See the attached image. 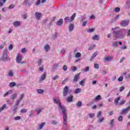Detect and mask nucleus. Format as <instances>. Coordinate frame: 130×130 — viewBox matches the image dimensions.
Segmentation results:
<instances>
[{
    "mask_svg": "<svg viewBox=\"0 0 130 130\" xmlns=\"http://www.w3.org/2000/svg\"><path fill=\"white\" fill-rule=\"evenodd\" d=\"M114 123H115L114 119H112L110 120L109 124L111 126V127H113V125H114Z\"/></svg>",
    "mask_w": 130,
    "mask_h": 130,
    "instance_id": "nucleus-16",
    "label": "nucleus"
},
{
    "mask_svg": "<svg viewBox=\"0 0 130 130\" xmlns=\"http://www.w3.org/2000/svg\"><path fill=\"white\" fill-rule=\"evenodd\" d=\"M124 90V87L123 86H121L119 89V92H122Z\"/></svg>",
    "mask_w": 130,
    "mask_h": 130,
    "instance_id": "nucleus-64",
    "label": "nucleus"
},
{
    "mask_svg": "<svg viewBox=\"0 0 130 130\" xmlns=\"http://www.w3.org/2000/svg\"><path fill=\"white\" fill-rule=\"evenodd\" d=\"M62 69H63V71H64L65 72H66V71H68V66H67V65H64V66L63 67Z\"/></svg>",
    "mask_w": 130,
    "mask_h": 130,
    "instance_id": "nucleus-51",
    "label": "nucleus"
},
{
    "mask_svg": "<svg viewBox=\"0 0 130 130\" xmlns=\"http://www.w3.org/2000/svg\"><path fill=\"white\" fill-rule=\"evenodd\" d=\"M88 115H89L90 118H93V117H94V115H95V114H94V113H89V114H88Z\"/></svg>",
    "mask_w": 130,
    "mask_h": 130,
    "instance_id": "nucleus-49",
    "label": "nucleus"
},
{
    "mask_svg": "<svg viewBox=\"0 0 130 130\" xmlns=\"http://www.w3.org/2000/svg\"><path fill=\"white\" fill-rule=\"evenodd\" d=\"M126 32H125V33H127V37H129L130 36V29L128 30L127 29H126Z\"/></svg>",
    "mask_w": 130,
    "mask_h": 130,
    "instance_id": "nucleus-55",
    "label": "nucleus"
},
{
    "mask_svg": "<svg viewBox=\"0 0 130 130\" xmlns=\"http://www.w3.org/2000/svg\"><path fill=\"white\" fill-rule=\"evenodd\" d=\"M94 31H95V28H92L88 29L87 31L88 33H92V32H94Z\"/></svg>",
    "mask_w": 130,
    "mask_h": 130,
    "instance_id": "nucleus-28",
    "label": "nucleus"
},
{
    "mask_svg": "<svg viewBox=\"0 0 130 130\" xmlns=\"http://www.w3.org/2000/svg\"><path fill=\"white\" fill-rule=\"evenodd\" d=\"M53 39H55L57 38V32H55L54 35L52 36Z\"/></svg>",
    "mask_w": 130,
    "mask_h": 130,
    "instance_id": "nucleus-58",
    "label": "nucleus"
},
{
    "mask_svg": "<svg viewBox=\"0 0 130 130\" xmlns=\"http://www.w3.org/2000/svg\"><path fill=\"white\" fill-rule=\"evenodd\" d=\"M95 47H96V44H91L88 48V50H93Z\"/></svg>",
    "mask_w": 130,
    "mask_h": 130,
    "instance_id": "nucleus-8",
    "label": "nucleus"
},
{
    "mask_svg": "<svg viewBox=\"0 0 130 130\" xmlns=\"http://www.w3.org/2000/svg\"><path fill=\"white\" fill-rule=\"evenodd\" d=\"M128 25V20H122L121 22V26L122 27H125L126 26H127Z\"/></svg>",
    "mask_w": 130,
    "mask_h": 130,
    "instance_id": "nucleus-6",
    "label": "nucleus"
},
{
    "mask_svg": "<svg viewBox=\"0 0 130 130\" xmlns=\"http://www.w3.org/2000/svg\"><path fill=\"white\" fill-rule=\"evenodd\" d=\"M79 76H80V73L76 74L73 79L74 82H77V81H79Z\"/></svg>",
    "mask_w": 130,
    "mask_h": 130,
    "instance_id": "nucleus-15",
    "label": "nucleus"
},
{
    "mask_svg": "<svg viewBox=\"0 0 130 130\" xmlns=\"http://www.w3.org/2000/svg\"><path fill=\"white\" fill-rule=\"evenodd\" d=\"M12 93H13V90H9L8 91L6 92L4 94V97H8V96H9V95H10V94H12Z\"/></svg>",
    "mask_w": 130,
    "mask_h": 130,
    "instance_id": "nucleus-10",
    "label": "nucleus"
},
{
    "mask_svg": "<svg viewBox=\"0 0 130 130\" xmlns=\"http://www.w3.org/2000/svg\"><path fill=\"white\" fill-rule=\"evenodd\" d=\"M75 18H76V13H74L71 17L70 21L73 22L74 20H75Z\"/></svg>",
    "mask_w": 130,
    "mask_h": 130,
    "instance_id": "nucleus-22",
    "label": "nucleus"
},
{
    "mask_svg": "<svg viewBox=\"0 0 130 130\" xmlns=\"http://www.w3.org/2000/svg\"><path fill=\"white\" fill-rule=\"evenodd\" d=\"M72 90L69 88V86H66L63 89V95L64 97L68 96V94H71Z\"/></svg>",
    "mask_w": 130,
    "mask_h": 130,
    "instance_id": "nucleus-4",
    "label": "nucleus"
},
{
    "mask_svg": "<svg viewBox=\"0 0 130 130\" xmlns=\"http://www.w3.org/2000/svg\"><path fill=\"white\" fill-rule=\"evenodd\" d=\"M51 123L53 125L57 124L58 123V122L55 121V120H52L51 121Z\"/></svg>",
    "mask_w": 130,
    "mask_h": 130,
    "instance_id": "nucleus-47",
    "label": "nucleus"
},
{
    "mask_svg": "<svg viewBox=\"0 0 130 130\" xmlns=\"http://www.w3.org/2000/svg\"><path fill=\"white\" fill-rule=\"evenodd\" d=\"M58 78H59V76H57V75H56L54 77H53L52 78V79L53 80V81H55V80H57V79H58Z\"/></svg>",
    "mask_w": 130,
    "mask_h": 130,
    "instance_id": "nucleus-41",
    "label": "nucleus"
},
{
    "mask_svg": "<svg viewBox=\"0 0 130 130\" xmlns=\"http://www.w3.org/2000/svg\"><path fill=\"white\" fill-rule=\"evenodd\" d=\"M128 110H130V106H128L125 109L122 110V113H127Z\"/></svg>",
    "mask_w": 130,
    "mask_h": 130,
    "instance_id": "nucleus-11",
    "label": "nucleus"
},
{
    "mask_svg": "<svg viewBox=\"0 0 130 130\" xmlns=\"http://www.w3.org/2000/svg\"><path fill=\"white\" fill-rule=\"evenodd\" d=\"M21 52L22 53H26L27 52V49H26L25 48H23L22 49Z\"/></svg>",
    "mask_w": 130,
    "mask_h": 130,
    "instance_id": "nucleus-44",
    "label": "nucleus"
},
{
    "mask_svg": "<svg viewBox=\"0 0 130 130\" xmlns=\"http://www.w3.org/2000/svg\"><path fill=\"white\" fill-rule=\"evenodd\" d=\"M53 102L54 103H55V104H58V107L59 106V104H61L60 103V101L58 99L56 98L53 99Z\"/></svg>",
    "mask_w": 130,
    "mask_h": 130,
    "instance_id": "nucleus-12",
    "label": "nucleus"
},
{
    "mask_svg": "<svg viewBox=\"0 0 130 130\" xmlns=\"http://www.w3.org/2000/svg\"><path fill=\"white\" fill-rule=\"evenodd\" d=\"M124 32H126V29H122L118 31H113V36L116 39H123L125 38V35L123 34Z\"/></svg>",
    "mask_w": 130,
    "mask_h": 130,
    "instance_id": "nucleus-1",
    "label": "nucleus"
},
{
    "mask_svg": "<svg viewBox=\"0 0 130 130\" xmlns=\"http://www.w3.org/2000/svg\"><path fill=\"white\" fill-rule=\"evenodd\" d=\"M37 92H38L39 94H43V92H44V90L41 89H39L37 90Z\"/></svg>",
    "mask_w": 130,
    "mask_h": 130,
    "instance_id": "nucleus-30",
    "label": "nucleus"
},
{
    "mask_svg": "<svg viewBox=\"0 0 130 130\" xmlns=\"http://www.w3.org/2000/svg\"><path fill=\"white\" fill-rule=\"evenodd\" d=\"M75 57H76V58H79L81 57V53L77 52L75 55Z\"/></svg>",
    "mask_w": 130,
    "mask_h": 130,
    "instance_id": "nucleus-38",
    "label": "nucleus"
},
{
    "mask_svg": "<svg viewBox=\"0 0 130 130\" xmlns=\"http://www.w3.org/2000/svg\"><path fill=\"white\" fill-rule=\"evenodd\" d=\"M34 3V0H32L30 2H29L28 3V7H31V6H32L33 5V3Z\"/></svg>",
    "mask_w": 130,
    "mask_h": 130,
    "instance_id": "nucleus-43",
    "label": "nucleus"
},
{
    "mask_svg": "<svg viewBox=\"0 0 130 130\" xmlns=\"http://www.w3.org/2000/svg\"><path fill=\"white\" fill-rule=\"evenodd\" d=\"M46 78V73H44L41 77L40 81H44Z\"/></svg>",
    "mask_w": 130,
    "mask_h": 130,
    "instance_id": "nucleus-17",
    "label": "nucleus"
},
{
    "mask_svg": "<svg viewBox=\"0 0 130 130\" xmlns=\"http://www.w3.org/2000/svg\"><path fill=\"white\" fill-rule=\"evenodd\" d=\"M98 54V52H94V53L92 55L90 60L91 61L93 60V59H94V58H95V57L97 56Z\"/></svg>",
    "mask_w": 130,
    "mask_h": 130,
    "instance_id": "nucleus-19",
    "label": "nucleus"
},
{
    "mask_svg": "<svg viewBox=\"0 0 130 130\" xmlns=\"http://www.w3.org/2000/svg\"><path fill=\"white\" fill-rule=\"evenodd\" d=\"M21 101H22V99L17 100V102L14 104L12 109V111L13 112H14V113H16V112H17V111L18 110V106H19V105L20 104V102H21Z\"/></svg>",
    "mask_w": 130,
    "mask_h": 130,
    "instance_id": "nucleus-3",
    "label": "nucleus"
},
{
    "mask_svg": "<svg viewBox=\"0 0 130 130\" xmlns=\"http://www.w3.org/2000/svg\"><path fill=\"white\" fill-rule=\"evenodd\" d=\"M101 98H95L94 100L93 101L92 103H95V102H97V101H99L101 100Z\"/></svg>",
    "mask_w": 130,
    "mask_h": 130,
    "instance_id": "nucleus-57",
    "label": "nucleus"
},
{
    "mask_svg": "<svg viewBox=\"0 0 130 130\" xmlns=\"http://www.w3.org/2000/svg\"><path fill=\"white\" fill-rule=\"evenodd\" d=\"M122 80H123V77L120 76L118 78V82H122Z\"/></svg>",
    "mask_w": 130,
    "mask_h": 130,
    "instance_id": "nucleus-48",
    "label": "nucleus"
},
{
    "mask_svg": "<svg viewBox=\"0 0 130 130\" xmlns=\"http://www.w3.org/2000/svg\"><path fill=\"white\" fill-rule=\"evenodd\" d=\"M44 48L45 50L47 52L50 50V46L48 44H46L44 46Z\"/></svg>",
    "mask_w": 130,
    "mask_h": 130,
    "instance_id": "nucleus-13",
    "label": "nucleus"
},
{
    "mask_svg": "<svg viewBox=\"0 0 130 130\" xmlns=\"http://www.w3.org/2000/svg\"><path fill=\"white\" fill-rule=\"evenodd\" d=\"M64 22L66 23V24H68V23H69V22H72L71 21V18L69 17H66L64 18Z\"/></svg>",
    "mask_w": 130,
    "mask_h": 130,
    "instance_id": "nucleus-18",
    "label": "nucleus"
},
{
    "mask_svg": "<svg viewBox=\"0 0 130 130\" xmlns=\"http://www.w3.org/2000/svg\"><path fill=\"white\" fill-rule=\"evenodd\" d=\"M94 67L95 68L96 70L99 69V64L98 63H94Z\"/></svg>",
    "mask_w": 130,
    "mask_h": 130,
    "instance_id": "nucleus-46",
    "label": "nucleus"
},
{
    "mask_svg": "<svg viewBox=\"0 0 130 130\" xmlns=\"http://www.w3.org/2000/svg\"><path fill=\"white\" fill-rule=\"evenodd\" d=\"M45 124V123L43 122L40 125H39V127H40V129H42V127H43V126Z\"/></svg>",
    "mask_w": 130,
    "mask_h": 130,
    "instance_id": "nucleus-50",
    "label": "nucleus"
},
{
    "mask_svg": "<svg viewBox=\"0 0 130 130\" xmlns=\"http://www.w3.org/2000/svg\"><path fill=\"white\" fill-rule=\"evenodd\" d=\"M111 57H107L105 58V62H107V61H109V60H111Z\"/></svg>",
    "mask_w": 130,
    "mask_h": 130,
    "instance_id": "nucleus-31",
    "label": "nucleus"
},
{
    "mask_svg": "<svg viewBox=\"0 0 130 130\" xmlns=\"http://www.w3.org/2000/svg\"><path fill=\"white\" fill-rule=\"evenodd\" d=\"M8 76L9 77H14V73L13 72V71H9Z\"/></svg>",
    "mask_w": 130,
    "mask_h": 130,
    "instance_id": "nucleus-27",
    "label": "nucleus"
},
{
    "mask_svg": "<svg viewBox=\"0 0 130 130\" xmlns=\"http://www.w3.org/2000/svg\"><path fill=\"white\" fill-rule=\"evenodd\" d=\"M7 50L5 51L4 53H3V56H4L5 57H7L8 56V54L7 53Z\"/></svg>",
    "mask_w": 130,
    "mask_h": 130,
    "instance_id": "nucleus-53",
    "label": "nucleus"
},
{
    "mask_svg": "<svg viewBox=\"0 0 130 130\" xmlns=\"http://www.w3.org/2000/svg\"><path fill=\"white\" fill-rule=\"evenodd\" d=\"M20 119H21L20 116H16V117H14L15 120H20Z\"/></svg>",
    "mask_w": 130,
    "mask_h": 130,
    "instance_id": "nucleus-62",
    "label": "nucleus"
},
{
    "mask_svg": "<svg viewBox=\"0 0 130 130\" xmlns=\"http://www.w3.org/2000/svg\"><path fill=\"white\" fill-rule=\"evenodd\" d=\"M13 25L14 26V27H19V26L21 25V22L16 21L14 22H13Z\"/></svg>",
    "mask_w": 130,
    "mask_h": 130,
    "instance_id": "nucleus-9",
    "label": "nucleus"
},
{
    "mask_svg": "<svg viewBox=\"0 0 130 130\" xmlns=\"http://www.w3.org/2000/svg\"><path fill=\"white\" fill-rule=\"evenodd\" d=\"M120 100V98H117L115 99L114 100V103L115 105L117 106V105H119V101Z\"/></svg>",
    "mask_w": 130,
    "mask_h": 130,
    "instance_id": "nucleus-20",
    "label": "nucleus"
},
{
    "mask_svg": "<svg viewBox=\"0 0 130 130\" xmlns=\"http://www.w3.org/2000/svg\"><path fill=\"white\" fill-rule=\"evenodd\" d=\"M129 78H130V74H128L125 76V80H128Z\"/></svg>",
    "mask_w": 130,
    "mask_h": 130,
    "instance_id": "nucleus-56",
    "label": "nucleus"
},
{
    "mask_svg": "<svg viewBox=\"0 0 130 130\" xmlns=\"http://www.w3.org/2000/svg\"><path fill=\"white\" fill-rule=\"evenodd\" d=\"M27 111H28V110H27L26 109H22L20 110V113H26V112H27Z\"/></svg>",
    "mask_w": 130,
    "mask_h": 130,
    "instance_id": "nucleus-36",
    "label": "nucleus"
},
{
    "mask_svg": "<svg viewBox=\"0 0 130 130\" xmlns=\"http://www.w3.org/2000/svg\"><path fill=\"white\" fill-rule=\"evenodd\" d=\"M74 30V24H71L69 25V32H72Z\"/></svg>",
    "mask_w": 130,
    "mask_h": 130,
    "instance_id": "nucleus-23",
    "label": "nucleus"
},
{
    "mask_svg": "<svg viewBox=\"0 0 130 130\" xmlns=\"http://www.w3.org/2000/svg\"><path fill=\"white\" fill-rule=\"evenodd\" d=\"M7 59H8V57H4V56H3L2 57V61H5V60H7Z\"/></svg>",
    "mask_w": 130,
    "mask_h": 130,
    "instance_id": "nucleus-54",
    "label": "nucleus"
},
{
    "mask_svg": "<svg viewBox=\"0 0 130 130\" xmlns=\"http://www.w3.org/2000/svg\"><path fill=\"white\" fill-rule=\"evenodd\" d=\"M82 102L79 101L78 103L76 104V107H81L82 106Z\"/></svg>",
    "mask_w": 130,
    "mask_h": 130,
    "instance_id": "nucleus-29",
    "label": "nucleus"
},
{
    "mask_svg": "<svg viewBox=\"0 0 130 130\" xmlns=\"http://www.w3.org/2000/svg\"><path fill=\"white\" fill-rule=\"evenodd\" d=\"M86 82V80L85 79H83L82 80H81L80 82V84L81 85V86H84V85H85V82Z\"/></svg>",
    "mask_w": 130,
    "mask_h": 130,
    "instance_id": "nucleus-33",
    "label": "nucleus"
},
{
    "mask_svg": "<svg viewBox=\"0 0 130 130\" xmlns=\"http://www.w3.org/2000/svg\"><path fill=\"white\" fill-rule=\"evenodd\" d=\"M35 16L37 20H40V18L41 17V13L36 12L35 13Z\"/></svg>",
    "mask_w": 130,
    "mask_h": 130,
    "instance_id": "nucleus-7",
    "label": "nucleus"
},
{
    "mask_svg": "<svg viewBox=\"0 0 130 130\" xmlns=\"http://www.w3.org/2000/svg\"><path fill=\"white\" fill-rule=\"evenodd\" d=\"M58 110H59V113H62L63 114V123L66 126H67V121H68V116H67V112H66V108L63 106L62 104H59L58 107Z\"/></svg>",
    "mask_w": 130,
    "mask_h": 130,
    "instance_id": "nucleus-2",
    "label": "nucleus"
},
{
    "mask_svg": "<svg viewBox=\"0 0 130 130\" xmlns=\"http://www.w3.org/2000/svg\"><path fill=\"white\" fill-rule=\"evenodd\" d=\"M16 85V82H12L9 84V87H10V88H13V87H15Z\"/></svg>",
    "mask_w": 130,
    "mask_h": 130,
    "instance_id": "nucleus-24",
    "label": "nucleus"
},
{
    "mask_svg": "<svg viewBox=\"0 0 130 130\" xmlns=\"http://www.w3.org/2000/svg\"><path fill=\"white\" fill-rule=\"evenodd\" d=\"M92 40H99V36L98 35H95L92 37Z\"/></svg>",
    "mask_w": 130,
    "mask_h": 130,
    "instance_id": "nucleus-21",
    "label": "nucleus"
},
{
    "mask_svg": "<svg viewBox=\"0 0 130 130\" xmlns=\"http://www.w3.org/2000/svg\"><path fill=\"white\" fill-rule=\"evenodd\" d=\"M63 23V20L62 19V18H61L60 20H59L57 22V26H61V25H62V23Z\"/></svg>",
    "mask_w": 130,
    "mask_h": 130,
    "instance_id": "nucleus-14",
    "label": "nucleus"
},
{
    "mask_svg": "<svg viewBox=\"0 0 130 130\" xmlns=\"http://www.w3.org/2000/svg\"><path fill=\"white\" fill-rule=\"evenodd\" d=\"M6 2L7 0H0V7H3Z\"/></svg>",
    "mask_w": 130,
    "mask_h": 130,
    "instance_id": "nucleus-25",
    "label": "nucleus"
},
{
    "mask_svg": "<svg viewBox=\"0 0 130 130\" xmlns=\"http://www.w3.org/2000/svg\"><path fill=\"white\" fill-rule=\"evenodd\" d=\"M36 111H38L37 113V115H39V114H40V113L41 112V111H42V109H40V108H37L36 109Z\"/></svg>",
    "mask_w": 130,
    "mask_h": 130,
    "instance_id": "nucleus-35",
    "label": "nucleus"
},
{
    "mask_svg": "<svg viewBox=\"0 0 130 130\" xmlns=\"http://www.w3.org/2000/svg\"><path fill=\"white\" fill-rule=\"evenodd\" d=\"M15 5L14 4H11L9 6V9L10 10H11V9H14V8H15Z\"/></svg>",
    "mask_w": 130,
    "mask_h": 130,
    "instance_id": "nucleus-52",
    "label": "nucleus"
},
{
    "mask_svg": "<svg viewBox=\"0 0 130 130\" xmlns=\"http://www.w3.org/2000/svg\"><path fill=\"white\" fill-rule=\"evenodd\" d=\"M39 70L41 72H44V68H43V66H40Z\"/></svg>",
    "mask_w": 130,
    "mask_h": 130,
    "instance_id": "nucleus-60",
    "label": "nucleus"
},
{
    "mask_svg": "<svg viewBox=\"0 0 130 130\" xmlns=\"http://www.w3.org/2000/svg\"><path fill=\"white\" fill-rule=\"evenodd\" d=\"M22 55L21 54H18L16 57V61L18 63H22L23 64V62H21L22 61Z\"/></svg>",
    "mask_w": 130,
    "mask_h": 130,
    "instance_id": "nucleus-5",
    "label": "nucleus"
},
{
    "mask_svg": "<svg viewBox=\"0 0 130 130\" xmlns=\"http://www.w3.org/2000/svg\"><path fill=\"white\" fill-rule=\"evenodd\" d=\"M123 120V117L121 115L118 118V121H122V120Z\"/></svg>",
    "mask_w": 130,
    "mask_h": 130,
    "instance_id": "nucleus-40",
    "label": "nucleus"
},
{
    "mask_svg": "<svg viewBox=\"0 0 130 130\" xmlns=\"http://www.w3.org/2000/svg\"><path fill=\"white\" fill-rule=\"evenodd\" d=\"M38 66H39V67H43V65H42V60H41V59H39V60H38Z\"/></svg>",
    "mask_w": 130,
    "mask_h": 130,
    "instance_id": "nucleus-32",
    "label": "nucleus"
},
{
    "mask_svg": "<svg viewBox=\"0 0 130 130\" xmlns=\"http://www.w3.org/2000/svg\"><path fill=\"white\" fill-rule=\"evenodd\" d=\"M67 102H72L73 101V98H68L66 99Z\"/></svg>",
    "mask_w": 130,
    "mask_h": 130,
    "instance_id": "nucleus-59",
    "label": "nucleus"
},
{
    "mask_svg": "<svg viewBox=\"0 0 130 130\" xmlns=\"http://www.w3.org/2000/svg\"><path fill=\"white\" fill-rule=\"evenodd\" d=\"M89 70H90L89 67H85V69H84L83 71H82V73H86L89 71Z\"/></svg>",
    "mask_w": 130,
    "mask_h": 130,
    "instance_id": "nucleus-37",
    "label": "nucleus"
},
{
    "mask_svg": "<svg viewBox=\"0 0 130 130\" xmlns=\"http://www.w3.org/2000/svg\"><path fill=\"white\" fill-rule=\"evenodd\" d=\"M77 71V67H74L72 68V72H76Z\"/></svg>",
    "mask_w": 130,
    "mask_h": 130,
    "instance_id": "nucleus-61",
    "label": "nucleus"
},
{
    "mask_svg": "<svg viewBox=\"0 0 130 130\" xmlns=\"http://www.w3.org/2000/svg\"><path fill=\"white\" fill-rule=\"evenodd\" d=\"M124 103H125V101L123 100L120 103H119V106L122 105V104H124Z\"/></svg>",
    "mask_w": 130,
    "mask_h": 130,
    "instance_id": "nucleus-63",
    "label": "nucleus"
},
{
    "mask_svg": "<svg viewBox=\"0 0 130 130\" xmlns=\"http://www.w3.org/2000/svg\"><path fill=\"white\" fill-rule=\"evenodd\" d=\"M102 113V112H101V111H100L99 112H98V114L96 115L98 118H99L100 117V116H101Z\"/></svg>",
    "mask_w": 130,
    "mask_h": 130,
    "instance_id": "nucleus-45",
    "label": "nucleus"
},
{
    "mask_svg": "<svg viewBox=\"0 0 130 130\" xmlns=\"http://www.w3.org/2000/svg\"><path fill=\"white\" fill-rule=\"evenodd\" d=\"M125 8L126 9H129L130 8V4L128 3V2H126V5H125Z\"/></svg>",
    "mask_w": 130,
    "mask_h": 130,
    "instance_id": "nucleus-42",
    "label": "nucleus"
},
{
    "mask_svg": "<svg viewBox=\"0 0 130 130\" xmlns=\"http://www.w3.org/2000/svg\"><path fill=\"white\" fill-rule=\"evenodd\" d=\"M114 11L116 13H118V12H119L120 11V8L119 7H117V8H115Z\"/></svg>",
    "mask_w": 130,
    "mask_h": 130,
    "instance_id": "nucleus-39",
    "label": "nucleus"
},
{
    "mask_svg": "<svg viewBox=\"0 0 130 130\" xmlns=\"http://www.w3.org/2000/svg\"><path fill=\"white\" fill-rule=\"evenodd\" d=\"M6 107H7V104L3 105V106L1 108H0V112L1 111H3V110H4L5 108H6Z\"/></svg>",
    "mask_w": 130,
    "mask_h": 130,
    "instance_id": "nucleus-34",
    "label": "nucleus"
},
{
    "mask_svg": "<svg viewBox=\"0 0 130 130\" xmlns=\"http://www.w3.org/2000/svg\"><path fill=\"white\" fill-rule=\"evenodd\" d=\"M81 91L82 89L81 88H77L75 90L74 93L75 94H78V93H81Z\"/></svg>",
    "mask_w": 130,
    "mask_h": 130,
    "instance_id": "nucleus-26",
    "label": "nucleus"
}]
</instances>
